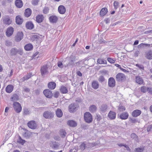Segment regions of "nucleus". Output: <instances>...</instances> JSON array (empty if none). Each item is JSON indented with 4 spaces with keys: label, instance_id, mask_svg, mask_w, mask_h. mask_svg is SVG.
<instances>
[{
    "label": "nucleus",
    "instance_id": "f257e3e1",
    "mask_svg": "<svg viewBox=\"0 0 152 152\" xmlns=\"http://www.w3.org/2000/svg\"><path fill=\"white\" fill-rule=\"evenodd\" d=\"M23 53V50L21 48L17 49L15 48H12L10 50V54L11 56H15L17 54L22 55Z\"/></svg>",
    "mask_w": 152,
    "mask_h": 152
},
{
    "label": "nucleus",
    "instance_id": "f03ea898",
    "mask_svg": "<svg viewBox=\"0 0 152 152\" xmlns=\"http://www.w3.org/2000/svg\"><path fill=\"white\" fill-rule=\"evenodd\" d=\"M84 119L85 122L88 123L91 122L93 120L91 114L89 112H86L84 114Z\"/></svg>",
    "mask_w": 152,
    "mask_h": 152
},
{
    "label": "nucleus",
    "instance_id": "7ed1b4c3",
    "mask_svg": "<svg viewBox=\"0 0 152 152\" xmlns=\"http://www.w3.org/2000/svg\"><path fill=\"white\" fill-rule=\"evenodd\" d=\"M2 20L3 23L6 25H9L12 22V20L9 15H5L3 16Z\"/></svg>",
    "mask_w": 152,
    "mask_h": 152
},
{
    "label": "nucleus",
    "instance_id": "20e7f679",
    "mask_svg": "<svg viewBox=\"0 0 152 152\" xmlns=\"http://www.w3.org/2000/svg\"><path fill=\"white\" fill-rule=\"evenodd\" d=\"M116 79L118 81L122 82L126 79V76L124 74L119 73L116 76Z\"/></svg>",
    "mask_w": 152,
    "mask_h": 152
},
{
    "label": "nucleus",
    "instance_id": "39448f33",
    "mask_svg": "<svg viewBox=\"0 0 152 152\" xmlns=\"http://www.w3.org/2000/svg\"><path fill=\"white\" fill-rule=\"evenodd\" d=\"M13 107L15 111L18 113L20 112L22 110V107L20 104L18 102H14L13 104Z\"/></svg>",
    "mask_w": 152,
    "mask_h": 152
},
{
    "label": "nucleus",
    "instance_id": "423d86ee",
    "mask_svg": "<svg viewBox=\"0 0 152 152\" xmlns=\"http://www.w3.org/2000/svg\"><path fill=\"white\" fill-rule=\"evenodd\" d=\"M23 32L19 31L15 37V40L17 42L20 41L23 38Z\"/></svg>",
    "mask_w": 152,
    "mask_h": 152
},
{
    "label": "nucleus",
    "instance_id": "0eeeda50",
    "mask_svg": "<svg viewBox=\"0 0 152 152\" xmlns=\"http://www.w3.org/2000/svg\"><path fill=\"white\" fill-rule=\"evenodd\" d=\"M43 116L46 119H50L52 118L53 117L54 115L52 112L47 111L43 113Z\"/></svg>",
    "mask_w": 152,
    "mask_h": 152
},
{
    "label": "nucleus",
    "instance_id": "6e6552de",
    "mask_svg": "<svg viewBox=\"0 0 152 152\" xmlns=\"http://www.w3.org/2000/svg\"><path fill=\"white\" fill-rule=\"evenodd\" d=\"M24 131L22 133V136L26 139H28L31 136L32 133L24 129Z\"/></svg>",
    "mask_w": 152,
    "mask_h": 152
},
{
    "label": "nucleus",
    "instance_id": "1a4fd4ad",
    "mask_svg": "<svg viewBox=\"0 0 152 152\" xmlns=\"http://www.w3.org/2000/svg\"><path fill=\"white\" fill-rule=\"evenodd\" d=\"M27 126L30 128L34 129L37 128V124L35 121H31L28 122Z\"/></svg>",
    "mask_w": 152,
    "mask_h": 152
},
{
    "label": "nucleus",
    "instance_id": "9d476101",
    "mask_svg": "<svg viewBox=\"0 0 152 152\" xmlns=\"http://www.w3.org/2000/svg\"><path fill=\"white\" fill-rule=\"evenodd\" d=\"M14 28L11 26H10L7 28L6 34L7 37H10L13 34L14 32Z\"/></svg>",
    "mask_w": 152,
    "mask_h": 152
},
{
    "label": "nucleus",
    "instance_id": "9b49d317",
    "mask_svg": "<svg viewBox=\"0 0 152 152\" xmlns=\"http://www.w3.org/2000/svg\"><path fill=\"white\" fill-rule=\"evenodd\" d=\"M43 93L45 96L47 98H50L52 96V91L49 89H47L44 90Z\"/></svg>",
    "mask_w": 152,
    "mask_h": 152
},
{
    "label": "nucleus",
    "instance_id": "f8f14e48",
    "mask_svg": "<svg viewBox=\"0 0 152 152\" xmlns=\"http://www.w3.org/2000/svg\"><path fill=\"white\" fill-rule=\"evenodd\" d=\"M50 146L53 149L56 150L59 149L60 144L58 142H52L50 144Z\"/></svg>",
    "mask_w": 152,
    "mask_h": 152
},
{
    "label": "nucleus",
    "instance_id": "ddd939ff",
    "mask_svg": "<svg viewBox=\"0 0 152 152\" xmlns=\"http://www.w3.org/2000/svg\"><path fill=\"white\" fill-rule=\"evenodd\" d=\"M115 79L112 77H110L108 81V85L110 87H113L115 86Z\"/></svg>",
    "mask_w": 152,
    "mask_h": 152
},
{
    "label": "nucleus",
    "instance_id": "4468645a",
    "mask_svg": "<svg viewBox=\"0 0 152 152\" xmlns=\"http://www.w3.org/2000/svg\"><path fill=\"white\" fill-rule=\"evenodd\" d=\"M77 105L75 103L71 104L69 107V110L70 113H73L77 110Z\"/></svg>",
    "mask_w": 152,
    "mask_h": 152
},
{
    "label": "nucleus",
    "instance_id": "2eb2a0df",
    "mask_svg": "<svg viewBox=\"0 0 152 152\" xmlns=\"http://www.w3.org/2000/svg\"><path fill=\"white\" fill-rule=\"evenodd\" d=\"M116 114L114 112L110 111L108 114V117L110 120H114L116 118Z\"/></svg>",
    "mask_w": 152,
    "mask_h": 152
},
{
    "label": "nucleus",
    "instance_id": "dca6fc26",
    "mask_svg": "<svg viewBox=\"0 0 152 152\" xmlns=\"http://www.w3.org/2000/svg\"><path fill=\"white\" fill-rule=\"evenodd\" d=\"M26 27L27 29L31 30L34 28V26L32 22L29 21L26 23Z\"/></svg>",
    "mask_w": 152,
    "mask_h": 152
},
{
    "label": "nucleus",
    "instance_id": "f3484780",
    "mask_svg": "<svg viewBox=\"0 0 152 152\" xmlns=\"http://www.w3.org/2000/svg\"><path fill=\"white\" fill-rule=\"evenodd\" d=\"M58 11L61 14H64L66 11V9L64 6L63 5H60L58 8Z\"/></svg>",
    "mask_w": 152,
    "mask_h": 152
},
{
    "label": "nucleus",
    "instance_id": "a211bd4d",
    "mask_svg": "<svg viewBox=\"0 0 152 152\" xmlns=\"http://www.w3.org/2000/svg\"><path fill=\"white\" fill-rule=\"evenodd\" d=\"M49 19L50 23H56L58 20V18L55 15H52L49 17Z\"/></svg>",
    "mask_w": 152,
    "mask_h": 152
},
{
    "label": "nucleus",
    "instance_id": "6ab92c4d",
    "mask_svg": "<svg viewBox=\"0 0 152 152\" xmlns=\"http://www.w3.org/2000/svg\"><path fill=\"white\" fill-rule=\"evenodd\" d=\"M141 113V111L139 110H135L132 113V115L133 117H136L139 116Z\"/></svg>",
    "mask_w": 152,
    "mask_h": 152
},
{
    "label": "nucleus",
    "instance_id": "aec40b11",
    "mask_svg": "<svg viewBox=\"0 0 152 152\" xmlns=\"http://www.w3.org/2000/svg\"><path fill=\"white\" fill-rule=\"evenodd\" d=\"M48 67L47 65L42 66L41 69V72L42 76L44 75L48 72Z\"/></svg>",
    "mask_w": 152,
    "mask_h": 152
},
{
    "label": "nucleus",
    "instance_id": "412c9836",
    "mask_svg": "<svg viewBox=\"0 0 152 152\" xmlns=\"http://www.w3.org/2000/svg\"><path fill=\"white\" fill-rule=\"evenodd\" d=\"M99 108L101 112L104 113L107 111V106L105 104H103Z\"/></svg>",
    "mask_w": 152,
    "mask_h": 152
},
{
    "label": "nucleus",
    "instance_id": "4be33fe9",
    "mask_svg": "<svg viewBox=\"0 0 152 152\" xmlns=\"http://www.w3.org/2000/svg\"><path fill=\"white\" fill-rule=\"evenodd\" d=\"M23 18H21L20 16L19 15H17L15 18V21L16 23L18 25H21L23 22Z\"/></svg>",
    "mask_w": 152,
    "mask_h": 152
},
{
    "label": "nucleus",
    "instance_id": "5701e85b",
    "mask_svg": "<svg viewBox=\"0 0 152 152\" xmlns=\"http://www.w3.org/2000/svg\"><path fill=\"white\" fill-rule=\"evenodd\" d=\"M44 17L43 15H38L36 17V21L38 23H41L44 20Z\"/></svg>",
    "mask_w": 152,
    "mask_h": 152
},
{
    "label": "nucleus",
    "instance_id": "b1692460",
    "mask_svg": "<svg viewBox=\"0 0 152 152\" xmlns=\"http://www.w3.org/2000/svg\"><path fill=\"white\" fill-rule=\"evenodd\" d=\"M91 86L94 89H97L99 86L98 82L96 80L93 81L92 83Z\"/></svg>",
    "mask_w": 152,
    "mask_h": 152
},
{
    "label": "nucleus",
    "instance_id": "393cba45",
    "mask_svg": "<svg viewBox=\"0 0 152 152\" xmlns=\"http://www.w3.org/2000/svg\"><path fill=\"white\" fill-rule=\"evenodd\" d=\"M14 86L11 85H8L5 88L6 91L7 93H10L13 91Z\"/></svg>",
    "mask_w": 152,
    "mask_h": 152
},
{
    "label": "nucleus",
    "instance_id": "a878e982",
    "mask_svg": "<svg viewBox=\"0 0 152 152\" xmlns=\"http://www.w3.org/2000/svg\"><path fill=\"white\" fill-rule=\"evenodd\" d=\"M32 13L31 10L29 8H28L25 10L24 12L25 16L28 18L30 16Z\"/></svg>",
    "mask_w": 152,
    "mask_h": 152
},
{
    "label": "nucleus",
    "instance_id": "bb28decb",
    "mask_svg": "<svg viewBox=\"0 0 152 152\" xmlns=\"http://www.w3.org/2000/svg\"><path fill=\"white\" fill-rule=\"evenodd\" d=\"M145 57L149 60L152 59V51L150 50L145 52Z\"/></svg>",
    "mask_w": 152,
    "mask_h": 152
},
{
    "label": "nucleus",
    "instance_id": "cd10ccee",
    "mask_svg": "<svg viewBox=\"0 0 152 152\" xmlns=\"http://www.w3.org/2000/svg\"><path fill=\"white\" fill-rule=\"evenodd\" d=\"M108 12L107 9L105 7L102 8L100 12V16L103 17Z\"/></svg>",
    "mask_w": 152,
    "mask_h": 152
},
{
    "label": "nucleus",
    "instance_id": "c85d7f7f",
    "mask_svg": "<svg viewBox=\"0 0 152 152\" xmlns=\"http://www.w3.org/2000/svg\"><path fill=\"white\" fill-rule=\"evenodd\" d=\"M15 4L16 7L18 8H21L23 5V3L21 0H16Z\"/></svg>",
    "mask_w": 152,
    "mask_h": 152
},
{
    "label": "nucleus",
    "instance_id": "c756f323",
    "mask_svg": "<svg viewBox=\"0 0 152 152\" xmlns=\"http://www.w3.org/2000/svg\"><path fill=\"white\" fill-rule=\"evenodd\" d=\"M128 116L129 114L127 113L124 112L120 115V117L121 119L126 120L128 118Z\"/></svg>",
    "mask_w": 152,
    "mask_h": 152
},
{
    "label": "nucleus",
    "instance_id": "7c9ffc66",
    "mask_svg": "<svg viewBox=\"0 0 152 152\" xmlns=\"http://www.w3.org/2000/svg\"><path fill=\"white\" fill-rule=\"evenodd\" d=\"M97 63L99 64H107V61L103 58H98L97 61Z\"/></svg>",
    "mask_w": 152,
    "mask_h": 152
},
{
    "label": "nucleus",
    "instance_id": "2f4dec72",
    "mask_svg": "<svg viewBox=\"0 0 152 152\" xmlns=\"http://www.w3.org/2000/svg\"><path fill=\"white\" fill-rule=\"evenodd\" d=\"M136 81L137 83L140 84H142L143 83V80L142 78L140 76L136 77Z\"/></svg>",
    "mask_w": 152,
    "mask_h": 152
},
{
    "label": "nucleus",
    "instance_id": "473e14b6",
    "mask_svg": "<svg viewBox=\"0 0 152 152\" xmlns=\"http://www.w3.org/2000/svg\"><path fill=\"white\" fill-rule=\"evenodd\" d=\"M96 110L97 107L94 105H91L89 108V111L91 113L96 112Z\"/></svg>",
    "mask_w": 152,
    "mask_h": 152
},
{
    "label": "nucleus",
    "instance_id": "72a5a7b5",
    "mask_svg": "<svg viewBox=\"0 0 152 152\" xmlns=\"http://www.w3.org/2000/svg\"><path fill=\"white\" fill-rule=\"evenodd\" d=\"M48 87L51 89H54L56 87V84L54 82H50L48 83Z\"/></svg>",
    "mask_w": 152,
    "mask_h": 152
},
{
    "label": "nucleus",
    "instance_id": "f704fd0d",
    "mask_svg": "<svg viewBox=\"0 0 152 152\" xmlns=\"http://www.w3.org/2000/svg\"><path fill=\"white\" fill-rule=\"evenodd\" d=\"M67 124L69 126L75 127L77 126V124L73 120H69L67 121Z\"/></svg>",
    "mask_w": 152,
    "mask_h": 152
},
{
    "label": "nucleus",
    "instance_id": "c9c22d12",
    "mask_svg": "<svg viewBox=\"0 0 152 152\" xmlns=\"http://www.w3.org/2000/svg\"><path fill=\"white\" fill-rule=\"evenodd\" d=\"M24 48L26 50L30 51L32 50L33 48V46L31 44L29 43L25 45Z\"/></svg>",
    "mask_w": 152,
    "mask_h": 152
},
{
    "label": "nucleus",
    "instance_id": "e433bc0d",
    "mask_svg": "<svg viewBox=\"0 0 152 152\" xmlns=\"http://www.w3.org/2000/svg\"><path fill=\"white\" fill-rule=\"evenodd\" d=\"M56 114L58 117H61L63 115V113L61 110L60 109L58 108L56 111Z\"/></svg>",
    "mask_w": 152,
    "mask_h": 152
},
{
    "label": "nucleus",
    "instance_id": "4c0bfd02",
    "mask_svg": "<svg viewBox=\"0 0 152 152\" xmlns=\"http://www.w3.org/2000/svg\"><path fill=\"white\" fill-rule=\"evenodd\" d=\"M60 91L62 94H66L68 92V91L67 88L64 86H62L60 88Z\"/></svg>",
    "mask_w": 152,
    "mask_h": 152
},
{
    "label": "nucleus",
    "instance_id": "58836bf2",
    "mask_svg": "<svg viewBox=\"0 0 152 152\" xmlns=\"http://www.w3.org/2000/svg\"><path fill=\"white\" fill-rule=\"evenodd\" d=\"M60 134L62 138H64L66 136V133L64 129H61L60 131Z\"/></svg>",
    "mask_w": 152,
    "mask_h": 152
},
{
    "label": "nucleus",
    "instance_id": "ea45409f",
    "mask_svg": "<svg viewBox=\"0 0 152 152\" xmlns=\"http://www.w3.org/2000/svg\"><path fill=\"white\" fill-rule=\"evenodd\" d=\"M19 96L16 94H14L11 97L12 100L13 101H16L19 99Z\"/></svg>",
    "mask_w": 152,
    "mask_h": 152
},
{
    "label": "nucleus",
    "instance_id": "a19ab883",
    "mask_svg": "<svg viewBox=\"0 0 152 152\" xmlns=\"http://www.w3.org/2000/svg\"><path fill=\"white\" fill-rule=\"evenodd\" d=\"M17 142L18 143H20L22 145H23L25 142V141L22 139L20 136H19L17 140Z\"/></svg>",
    "mask_w": 152,
    "mask_h": 152
},
{
    "label": "nucleus",
    "instance_id": "79ce46f5",
    "mask_svg": "<svg viewBox=\"0 0 152 152\" xmlns=\"http://www.w3.org/2000/svg\"><path fill=\"white\" fill-rule=\"evenodd\" d=\"M144 149V147L137 148L135 149V151L136 152H142Z\"/></svg>",
    "mask_w": 152,
    "mask_h": 152
},
{
    "label": "nucleus",
    "instance_id": "37998d69",
    "mask_svg": "<svg viewBox=\"0 0 152 152\" xmlns=\"http://www.w3.org/2000/svg\"><path fill=\"white\" fill-rule=\"evenodd\" d=\"M140 89L141 91L142 92L145 93L147 91V87L145 86H143L141 87Z\"/></svg>",
    "mask_w": 152,
    "mask_h": 152
},
{
    "label": "nucleus",
    "instance_id": "c03bdc74",
    "mask_svg": "<svg viewBox=\"0 0 152 152\" xmlns=\"http://www.w3.org/2000/svg\"><path fill=\"white\" fill-rule=\"evenodd\" d=\"M32 76L31 74L30 73H29L27 75L24 76L23 77V80L25 81L26 80H27L29 78H30Z\"/></svg>",
    "mask_w": 152,
    "mask_h": 152
},
{
    "label": "nucleus",
    "instance_id": "a18cd8bd",
    "mask_svg": "<svg viewBox=\"0 0 152 152\" xmlns=\"http://www.w3.org/2000/svg\"><path fill=\"white\" fill-rule=\"evenodd\" d=\"M129 121L133 123H136L138 121L137 119L132 118H129Z\"/></svg>",
    "mask_w": 152,
    "mask_h": 152
},
{
    "label": "nucleus",
    "instance_id": "49530a36",
    "mask_svg": "<svg viewBox=\"0 0 152 152\" xmlns=\"http://www.w3.org/2000/svg\"><path fill=\"white\" fill-rule=\"evenodd\" d=\"M131 137L134 139L135 140H137L138 139L137 136L134 133H132L131 135Z\"/></svg>",
    "mask_w": 152,
    "mask_h": 152
},
{
    "label": "nucleus",
    "instance_id": "de8ad7c7",
    "mask_svg": "<svg viewBox=\"0 0 152 152\" xmlns=\"http://www.w3.org/2000/svg\"><path fill=\"white\" fill-rule=\"evenodd\" d=\"M88 145V148H92L94 147L96 145V143H95V142L90 143H89Z\"/></svg>",
    "mask_w": 152,
    "mask_h": 152
},
{
    "label": "nucleus",
    "instance_id": "09e8293b",
    "mask_svg": "<svg viewBox=\"0 0 152 152\" xmlns=\"http://www.w3.org/2000/svg\"><path fill=\"white\" fill-rule=\"evenodd\" d=\"M23 110L24 115H27L30 113L29 110L28 109L26 108H24Z\"/></svg>",
    "mask_w": 152,
    "mask_h": 152
},
{
    "label": "nucleus",
    "instance_id": "8fccbe9b",
    "mask_svg": "<svg viewBox=\"0 0 152 152\" xmlns=\"http://www.w3.org/2000/svg\"><path fill=\"white\" fill-rule=\"evenodd\" d=\"M119 4V3L117 1H115L113 3V6L114 7L115 9H117L118 7V6Z\"/></svg>",
    "mask_w": 152,
    "mask_h": 152
},
{
    "label": "nucleus",
    "instance_id": "3c124183",
    "mask_svg": "<svg viewBox=\"0 0 152 152\" xmlns=\"http://www.w3.org/2000/svg\"><path fill=\"white\" fill-rule=\"evenodd\" d=\"M86 145L83 142L81 143L80 145V149L81 150H84L86 148Z\"/></svg>",
    "mask_w": 152,
    "mask_h": 152
},
{
    "label": "nucleus",
    "instance_id": "603ef678",
    "mask_svg": "<svg viewBox=\"0 0 152 152\" xmlns=\"http://www.w3.org/2000/svg\"><path fill=\"white\" fill-rule=\"evenodd\" d=\"M5 44L7 46H11L12 45V43L9 40H6L5 41Z\"/></svg>",
    "mask_w": 152,
    "mask_h": 152
},
{
    "label": "nucleus",
    "instance_id": "864d4df0",
    "mask_svg": "<svg viewBox=\"0 0 152 152\" xmlns=\"http://www.w3.org/2000/svg\"><path fill=\"white\" fill-rule=\"evenodd\" d=\"M96 119L97 121H99L102 119V116L99 114H96Z\"/></svg>",
    "mask_w": 152,
    "mask_h": 152
},
{
    "label": "nucleus",
    "instance_id": "5fc2aeb1",
    "mask_svg": "<svg viewBox=\"0 0 152 152\" xmlns=\"http://www.w3.org/2000/svg\"><path fill=\"white\" fill-rule=\"evenodd\" d=\"M108 61L110 63L113 64L115 63V61L113 59L110 58H108L107 59Z\"/></svg>",
    "mask_w": 152,
    "mask_h": 152
},
{
    "label": "nucleus",
    "instance_id": "6e6d98bb",
    "mask_svg": "<svg viewBox=\"0 0 152 152\" xmlns=\"http://www.w3.org/2000/svg\"><path fill=\"white\" fill-rule=\"evenodd\" d=\"M104 80V78L103 76H101L99 79V81L101 83L103 82Z\"/></svg>",
    "mask_w": 152,
    "mask_h": 152
},
{
    "label": "nucleus",
    "instance_id": "4d7b16f0",
    "mask_svg": "<svg viewBox=\"0 0 152 152\" xmlns=\"http://www.w3.org/2000/svg\"><path fill=\"white\" fill-rule=\"evenodd\" d=\"M49 11V9L48 7H45L43 10V13L45 14H48Z\"/></svg>",
    "mask_w": 152,
    "mask_h": 152
},
{
    "label": "nucleus",
    "instance_id": "13d9d810",
    "mask_svg": "<svg viewBox=\"0 0 152 152\" xmlns=\"http://www.w3.org/2000/svg\"><path fill=\"white\" fill-rule=\"evenodd\" d=\"M120 111H123L125 110V107L122 106H119L118 108Z\"/></svg>",
    "mask_w": 152,
    "mask_h": 152
},
{
    "label": "nucleus",
    "instance_id": "bf43d9fd",
    "mask_svg": "<svg viewBox=\"0 0 152 152\" xmlns=\"http://www.w3.org/2000/svg\"><path fill=\"white\" fill-rule=\"evenodd\" d=\"M77 147H75L72 149L70 150V152H77Z\"/></svg>",
    "mask_w": 152,
    "mask_h": 152
},
{
    "label": "nucleus",
    "instance_id": "052dcab7",
    "mask_svg": "<svg viewBox=\"0 0 152 152\" xmlns=\"http://www.w3.org/2000/svg\"><path fill=\"white\" fill-rule=\"evenodd\" d=\"M147 91L148 93L152 94V88L147 87Z\"/></svg>",
    "mask_w": 152,
    "mask_h": 152
},
{
    "label": "nucleus",
    "instance_id": "680f3d73",
    "mask_svg": "<svg viewBox=\"0 0 152 152\" xmlns=\"http://www.w3.org/2000/svg\"><path fill=\"white\" fill-rule=\"evenodd\" d=\"M39 0H33L32 4L34 5H37L38 4Z\"/></svg>",
    "mask_w": 152,
    "mask_h": 152
},
{
    "label": "nucleus",
    "instance_id": "e2e57ef3",
    "mask_svg": "<svg viewBox=\"0 0 152 152\" xmlns=\"http://www.w3.org/2000/svg\"><path fill=\"white\" fill-rule=\"evenodd\" d=\"M59 95V93L58 91L56 92L53 95V96L56 98H57Z\"/></svg>",
    "mask_w": 152,
    "mask_h": 152
},
{
    "label": "nucleus",
    "instance_id": "0e129e2a",
    "mask_svg": "<svg viewBox=\"0 0 152 152\" xmlns=\"http://www.w3.org/2000/svg\"><path fill=\"white\" fill-rule=\"evenodd\" d=\"M144 47H152V44H145L144 43Z\"/></svg>",
    "mask_w": 152,
    "mask_h": 152
},
{
    "label": "nucleus",
    "instance_id": "69168bd1",
    "mask_svg": "<svg viewBox=\"0 0 152 152\" xmlns=\"http://www.w3.org/2000/svg\"><path fill=\"white\" fill-rule=\"evenodd\" d=\"M58 66L60 68H62V67H63V65L62 63L60 61H58Z\"/></svg>",
    "mask_w": 152,
    "mask_h": 152
},
{
    "label": "nucleus",
    "instance_id": "338daca9",
    "mask_svg": "<svg viewBox=\"0 0 152 152\" xmlns=\"http://www.w3.org/2000/svg\"><path fill=\"white\" fill-rule=\"evenodd\" d=\"M136 66L138 67L140 69H144V67L142 65H140L138 64H136Z\"/></svg>",
    "mask_w": 152,
    "mask_h": 152
},
{
    "label": "nucleus",
    "instance_id": "774afa93",
    "mask_svg": "<svg viewBox=\"0 0 152 152\" xmlns=\"http://www.w3.org/2000/svg\"><path fill=\"white\" fill-rule=\"evenodd\" d=\"M152 130V124L148 127L147 131L148 132Z\"/></svg>",
    "mask_w": 152,
    "mask_h": 152
}]
</instances>
